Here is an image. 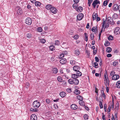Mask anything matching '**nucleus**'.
<instances>
[{
    "mask_svg": "<svg viewBox=\"0 0 120 120\" xmlns=\"http://www.w3.org/2000/svg\"><path fill=\"white\" fill-rule=\"evenodd\" d=\"M40 105V103L37 100L34 101L33 103V107L35 109L38 108L39 107Z\"/></svg>",
    "mask_w": 120,
    "mask_h": 120,
    "instance_id": "nucleus-1",
    "label": "nucleus"
},
{
    "mask_svg": "<svg viewBox=\"0 0 120 120\" xmlns=\"http://www.w3.org/2000/svg\"><path fill=\"white\" fill-rule=\"evenodd\" d=\"M106 20L107 22L110 23V24L111 25H113L114 24V22L112 18L110 17H109L107 19L106 18Z\"/></svg>",
    "mask_w": 120,
    "mask_h": 120,
    "instance_id": "nucleus-2",
    "label": "nucleus"
},
{
    "mask_svg": "<svg viewBox=\"0 0 120 120\" xmlns=\"http://www.w3.org/2000/svg\"><path fill=\"white\" fill-rule=\"evenodd\" d=\"M25 23L29 25H30L32 22V20L30 18H27L25 20Z\"/></svg>",
    "mask_w": 120,
    "mask_h": 120,
    "instance_id": "nucleus-3",
    "label": "nucleus"
},
{
    "mask_svg": "<svg viewBox=\"0 0 120 120\" xmlns=\"http://www.w3.org/2000/svg\"><path fill=\"white\" fill-rule=\"evenodd\" d=\"M98 4H100V1L98 0H94L92 4V5L93 7V8H95V7L96 5Z\"/></svg>",
    "mask_w": 120,
    "mask_h": 120,
    "instance_id": "nucleus-4",
    "label": "nucleus"
},
{
    "mask_svg": "<svg viewBox=\"0 0 120 120\" xmlns=\"http://www.w3.org/2000/svg\"><path fill=\"white\" fill-rule=\"evenodd\" d=\"M83 16L84 15L82 13L79 14L77 16V19L79 20H80L82 19Z\"/></svg>",
    "mask_w": 120,
    "mask_h": 120,
    "instance_id": "nucleus-5",
    "label": "nucleus"
},
{
    "mask_svg": "<svg viewBox=\"0 0 120 120\" xmlns=\"http://www.w3.org/2000/svg\"><path fill=\"white\" fill-rule=\"evenodd\" d=\"M115 34H118L120 33V28L118 27L116 28L114 30Z\"/></svg>",
    "mask_w": 120,
    "mask_h": 120,
    "instance_id": "nucleus-6",
    "label": "nucleus"
},
{
    "mask_svg": "<svg viewBox=\"0 0 120 120\" xmlns=\"http://www.w3.org/2000/svg\"><path fill=\"white\" fill-rule=\"evenodd\" d=\"M50 11L53 14H56L57 12V10L56 8L53 7H52L50 10Z\"/></svg>",
    "mask_w": 120,
    "mask_h": 120,
    "instance_id": "nucleus-7",
    "label": "nucleus"
},
{
    "mask_svg": "<svg viewBox=\"0 0 120 120\" xmlns=\"http://www.w3.org/2000/svg\"><path fill=\"white\" fill-rule=\"evenodd\" d=\"M119 77V76L118 75H114L112 77V79L114 80H117L118 79Z\"/></svg>",
    "mask_w": 120,
    "mask_h": 120,
    "instance_id": "nucleus-8",
    "label": "nucleus"
},
{
    "mask_svg": "<svg viewBox=\"0 0 120 120\" xmlns=\"http://www.w3.org/2000/svg\"><path fill=\"white\" fill-rule=\"evenodd\" d=\"M73 68L74 71H79L80 68L78 66H75L73 67Z\"/></svg>",
    "mask_w": 120,
    "mask_h": 120,
    "instance_id": "nucleus-9",
    "label": "nucleus"
},
{
    "mask_svg": "<svg viewBox=\"0 0 120 120\" xmlns=\"http://www.w3.org/2000/svg\"><path fill=\"white\" fill-rule=\"evenodd\" d=\"M31 120H37V116L34 114L32 115L31 116Z\"/></svg>",
    "mask_w": 120,
    "mask_h": 120,
    "instance_id": "nucleus-10",
    "label": "nucleus"
},
{
    "mask_svg": "<svg viewBox=\"0 0 120 120\" xmlns=\"http://www.w3.org/2000/svg\"><path fill=\"white\" fill-rule=\"evenodd\" d=\"M71 109L74 110L77 109L78 108L77 106L75 104H73L71 106Z\"/></svg>",
    "mask_w": 120,
    "mask_h": 120,
    "instance_id": "nucleus-11",
    "label": "nucleus"
},
{
    "mask_svg": "<svg viewBox=\"0 0 120 120\" xmlns=\"http://www.w3.org/2000/svg\"><path fill=\"white\" fill-rule=\"evenodd\" d=\"M82 10L83 8L82 7H77L76 9L77 11L79 12H81L82 11Z\"/></svg>",
    "mask_w": 120,
    "mask_h": 120,
    "instance_id": "nucleus-12",
    "label": "nucleus"
},
{
    "mask_svg": "<svg viewBox=\"0 0 120 120\" xmlns=\"http://www.w3.org/2000/svg\"><path fill=\"white\" fill-rule=\"evenodd\" d=\"M66 62V60L65 58H63L60 60V63L62 64H65Z\"/></svg>",
    "mask_w": 120,
    "mask_h": 120,
    "instance_id": "nucleus-13",
    "label": "nucleus"
},
{
    "mask_svg": "<svg viewBox=\"0 0 120 120\" xmlns=\"http://www.w3.org/2000/svg\"><path fill=\"white\" fill-rule=\"evenodd\" d=\"M73 84L75 85H77L79 83V81L78 79H73Z\"/></svg>",
    "mask_w": 120,
    "mask_h": 120,
    "instance_id": "nucleus-14",
    "label": "nucleus"
},
{
    "mask_svg": "<svg viewBox=\"0 0 120 120\" xmlns=\"http://www.w3.org/2000/svg\"><path fill=\"white\" fill-rule=\"evenodd\" d=\"M113 8L114 11H117L118 9V7L117 4H114L113 6Z\"/></svg>",
    "mask_w": 120,
    "mask_h": 120,
    "instance_id": "nucleus-15",
    "label": "nucleus"
},
{
    "mask_svg": "<svg viewBox=\"0 0 120 120\" xmlns=\"http://www.w3.org/2000/svg\"><path fill=\"white\" fill-rule=\"evenodd\" d=\"M52 7V6L51 5L49 4L46 6L45 8L47 10H50Z\"/></svg>",
    "mask_w": 120,
    "mask_h": 120,
    "instance_id": "nucleus-16",
    "label": "nucleus"
},
{
    "mask_svg": "<svg viewBox=\"0 0 120 120\" xmlns=\"http://www.w3.org/2000/svg\"><path fill=\"white\" fill-rule=\"evenodd\" d=\"M60 95L62 97H64L66 95V94L64 92H62L60 93Z\"/></svg>",
    "mask_w": 120,
    "mask_h": 120,
    "instance_id": "nucleus-17",
    "label": "nucleus"
},
{
    "mask_svg": "<svg viewBox=\"0 0 120 120\" xmlns=\"http://www.w3.org/2000/svg\"><path fill=\"white\" fill-rule=\"evenodd\" d=\"M70 63L71 64L73 65L76 64V63H77V62L73 60H71L70 61Z\"/></svg>",
    "mask_w": 120,
    "mask_h": 120,
    "instance_id": "nucleus-18",
    "label": "nucleus"
},
{
    "mask_svg": "<svg viewBox=\"0 0 120 120\" xmlns=\"http://www.w3.org/2000/svg\"><path fill=\"white\" fill-rule=\"evenodd\" d=\"M53 72L54 74L57 73L58 72V69L57 68H55L52 69Z\"/></svg>",
    "mask_w": 120,
    "mask_h": 120,
    "instance_id": "nucleus-19",
    "label": "nucleus"
},
{
    "mask_svg": "<svg viewBox=\"0 0 120 120\" xmlns=\"http://www.w3.org/2000/svg\"><path fill=\"white\" fill-rule=\"evenodd\" d=\"M79 104L81 106H84L85 105V103L82 100L79 101Z\"/></svg>",
    "mask_w": 120,
    "mask_h": 120,
    "instance_id": "nucleus-20",
    "label": "nucleus"
},
{
    "mask_svg": "<svg viewBox=\"0 0 120 120\" xmlns=\"http://www.w3.org/2000/svg\"><path fill=\"white\" fill-rule=\"evenodd\" d=\"M116 87L119 88H120V81H118L116 83Z\"/></svg>",
    "mask_w": 120,
    "mask_h": 120,
    "instance_id": "nucleus-21",
    "label": "nucleus"
},
{
    "mask_svg": "<svg viewBox=\"0 0 120 120\" xmlns=\"http://www.w3.org/2000/svg\"><path fill=\"white\" fill-rule=\"evenodd\" d=\"M76 74L77 75L78 77L79 76H81L82 75V73L79 71H76Z\"/></svg>",
    "mask_w": 120,
    "mask_h": 120,
    "instance_id": "nucleus-22",
    "label": "nucleus"
},
{
    "mask_svg": "<svg viewBox=\"0 0 120 120\" xmlns=\"http://www.w3.org/2000/svg\"><path fill=\"white\" fill-rule=\"evenodd\" d=\"M71 77L72 78L75 79L78 77L76 74H73L71 75Z\"/></svg>",
    "mask_w": 120,
    "mask_h": 120,
    "instance_id": "nucleus-23",
    "label": "nucleus"
},
{
    "mask_svg": "<svg viewBox=\"0 0 120 120\" xmlns=\"http://www.w3.org/2000/svg\"><path fill=\"white\" fill-rule=\"evenodd\" d=\"M77 98L80 101L82 100L83 98L80 95L77 96Z\"/></svg>",
    "mask_w": 120,
    "mask_h": 120,
    "instance_id": "nucleus-24",
    "label": "nucleus"
},
{
    "mask_svg": "<svg viewBox=\"0 0 120 120\" xmlns=\"http://www.w3.org/2000/svg\"><path fill=\"white\" fill-rule=\"evenodd\" d=\"M104 81L109 80L108 77V75H107V73H105L104 74Z\"/></svg>",
    "mask_w": 120,
    "mask_h": 120,
    "instance_id": "nucleus-25",
    "label": "nucleus"
},
{
    "mask_svg": "<svg viewBox=\"0 0 120 120\" xmlns=\"http://www.w3.org/2000/svg\"><path fill=\"white\" fill-rule=\"evenodd\" d=\"M84 35L85 37V40L86 41H87L88 40V36L87 33H84Z\"/></svg>",
    "mask_w": 120,
    "mask_h": 120,
    "instance_id": "nucleus-26",
    "label": "nucleus"
},
{
    "mask_svg": "<svg viewBox=\"0 0 120 120\" xmlns=\"http://www.w3.org/2000/svg\"><path fill=\"white\" fill-rule=\"evenodd\" d=\"M41 4V3L38 1L36 2L35 3V5L37 6H40Z\"/></svg>",
    "mask_w": 120,
    "mask_h": 120,
    "instance_id": "nucleus-27",
    "label": "nucleus"
},
{
    "mask_svg": "<svg viewBox=\"0 0 120 120\" xmlns=\"http://www.w3.org/2000/svg\"><path fill=\"white\" fill-rule=\"evenodd\" d=\"M112 49L110 47H107L106 49L107 52H110L112 51Z\"/></svg>",
    "mask_w": 120,
    "mask_h": 120,
    "instance_id": "nucleus-28",
    "label": "nucleus"
},
{
    "mask_svg": "<svg viewBox=\"0 0 120 120\" xmlns=\"http://www.w3.org/2000/svg\"><path fill=\"white\" fill-rule=\"evenodd\" d=\"M110 23L106 21L105 23V28H108L109 26Z\"/></svg>",
    "mask_w": 120,
    "mask_h": 120,
    "instance_id": "nucleus-29",
    "label": "nucleus"
},
{
    "mask_svg": "<svg viewBox=\"0 0 120 120\" xmlns=\"http://www.w3.org/2000/svg\"><path fill=\"white\" fill-rule=\"evenodd\" d=\"M17 13L19 15H21L22 13V11L21 8H19L17 11Z\"/></svg>",
    "mask_w": 120,
    "mask_h": 120,
    "instance_id": "nucleus-30",
    "label": "nucleus"
},
{
    "mask_svg": "<svg viewBox=\"0 0 120 120\" xmlns=\"http://www.w3.org/2000/svg\"><path fill=\"white\" fill-rule=\"evenodd\" d=\"M54 44L55 45L59 46L60 45V41L58 40H56L55 41Z\"/></svg>",
    "mask_w": 120,
    "mask_h": 120,
    "instance_id": "nucleus-31",
    "label": "nucleus"
},
{
    "mask_svg": "<svg viewBox=\"0 0 120 120\" xmlns=\"http://www.w3.org/2000/svg\"><path fill=\"white\" fill-rule=\"evenodd\" d=\"M105 83L106 86H107V85H109V80L105 81Z\"/></svg>",
    "mask_w": 120,
    "mask_h": 120,
    "instance_id": "nucleus-32",
    "label": "nucleus"
},
{
    "mask_svg": "<svg viewBox=\"0 0 120 120\" xmlns=\"http://www.w3.org/2000/svg\"><path fill=\"white\" fill-rule=\"evenodd\" d=\"M97 30V26H96L95 27H93L92 29V31L93 32H95V31Z\"/></svg>",
    "mask_w": 120,
    "mask_h": 120,
    "instance_id": "nucleus-33",
    "label": "nucleus"
},
{
    "mask_svg": "<svg viewBox=\"0 0 120 120\" xmlns=\"http://www.w3.org/2000/svg\"><path fill=\"white\" fill-rule=\"evenodd\" d=\"M88 115L87 114H85L83 116L84 119L86 120H87L88 119Z\"/></svg>",
    "mask_w": 120,
    "mask_h": 120,
    "instance_id": "nucleus-34",
    "label": "nucleus"
},
{
    "mask_svg": "<svg viewBox=\"0 0 120 120\" xmlns=\"http://www.w3.org/2000/svg\"><path fill=\"white\" fill-rule=\"evenodd\" d=\"M75 53L76 55H78L80 54V52L79 50H76L75 51Z\"/></svg>",
    "mask_w": 120,
    "mask_h": 120,
    "instance_id": "nucleus-35",
    "label": "nucleus"
},
{
    "mask_svg": "<svg viewBox=\"0 0 120 120\" xmlns=\"http://www.w3.org/2000/svg\"><path fill=\"white\" fill-rule=\"evenodd\" d=\"M30 110L31 111L33 112H38V110L35 108H31L30 109Z\"/></svg>",
    "mask_w": 120,
    "mask_h": 120,
    "instance_id": "nucleus-36",
    "label": "nucleus"
},
{
    "mask_svg": "<svg viewBox=\"0 0 120 120\" xmlns=\"http://www.w3.org/2000/svg\"><path fill=\"white\" fill-rule=\"evenodd\" d=\"M80 91L78 90H75V91L74 92L75 94L76 95H78L80 94Z\"/></svg>",
    "mask_w": 120,
    "mask_h": 120,
    "instance_id": "nucleus-37",
    "label": "nucleus"
},
{
    "mask_svg": "<svg viewBox=\"0 0 120 120\" xmlns=\"http://www.w3.org/2000/svg\"><path fill=\"white\" fill-rule=\"evenodd\" d=\"M79 36L78 35H76L74 36L73 38L74 39L76 40L78 39Z\"/></svg>",
    "mask_w": 120,
    "mask_h": 120,
    "instance_id": "nucleus-38",
    "label": "nucleus"
},
{
    "mask_svg": "<svg viewBox=\"0 0 120 120\" xmlns=\"http://www.w3.org/2000/svg\"><path fill=\"white\" fill-rule=\"evenodd\" d=\"M68 82L69 83L71 84H73V80L69 79L68 80Z\"/></svg>",
    "mask_w": 120,
    "mask_h": 120,
    "instance_id": "nucleus-39",
    "label": "nucleus"
},
{
    "mask_svg": "<svg viewBox=\"0 0 120 120\" xmlns=\"http://www.w3.org/2000/svg\"><path fill=\"white\" fill-rule=\"evenodd\" d=\"M57 80L59 82H61L62 81L63 79L61 77L59 76L57 78Z\"/></svg>",
    "mask_w": 120,
    "mask_h": 120,
    "instance_id": "nucleus-40",
    "label": "nucleus"
},
{
    "mask_svg": "<svg viewBox=\"0 0 120 120\" xmlns=\"http://www.w3.org/2000/svg\"><path fill=\"white\" fill-rule=\"evenodd\" d=\"M94 13L93 14V20H95L96 18L98 16V15L97 14H95L94 15Z\"/></svg>",
    "mask_w": 120,
    "mask_h": 120,
    "instance_id": "nucleus-41",
    "label": "nucleus"
},
{
    "mask_svg": "<svg viewBox=\"0 0 120 120\" xmlns=\"http://www.w3.org/2000/svg\"><path fill=\"white\" fill-rule=\"evenodd\" d=\"M105 20L104 19H103V22L102 24V27H104V26H105Z\"/></svg>",
    "mask_w": 120,
    "mask_h": 120,
    "instance_id": "nucleus-42",
    "label": "nucleus"
},
{
    "mask_svg": "<svg viewBox=\"0 0 120 120\" xmlns=\"http://www.w3.org/2000/svg\"><path fill=\"white\" fill-rule=\"evenodd\" d=\"M54 47L53 45H51L49 46V48L51 50L53 51V50H54Z\"/></svg>",
    "mask_w": 120,
    "mask_h": 120,
    "instance_id": "nucleus-43",
    "label": "nucleus"
},
{
    "mask_svg": "<svg viewBox=\"0 0 120 120\" xmlns=\"http://www.w3.org/2000/svg\"><path fill=\"white\" fill-rule=\"evenodd\" d=\"M93 0H88V4L89 6H90V4Z\"/></svg>",
    "mask_w": 120,
    "mask_h": 120,
    "instance_id": "nucleus-44",
    "label": "nucleus"
},
{
    "mask_svg": "<svg viewBox=\"0 0 120 120\" xmlns=\"http://www.w3.org/2000/svg\"><path fill=\"white\" fill-rule=\"evenodd\" d=\"M90 38L92 40H93L94 37V33H92L90 35Z\"/></svg>",
    "mask_w": 120,
    "mask_h": 120,
    "instance_id": "nucleus-45",
    "label": "nucleus"
},
{
    "mask_svg": "<svg viewBox=\"0 0 120 120\" xmlns=\"http://www.w3.org/2000/svg\"><path fill=\"white\" fill-rule=\"evenodd\" d=\"M109 42L108 41H106L105 42V45L106 46H107L109 45Z\"/></svg>",
    "mask_w": 120,
    "mask_h": 120,
    "instance_id": "nucleus-46",
    "label": "nucleus"
},
{
    "mask_svg": "<svg viewBox=\"0 0 120 120\" xmlns=\"http://www.w3.org/2000/svg\"><path fill=\"white\" fill-rule=\"evenodd\" d=\"M99 105L100 108L102 109L103 108V106L101 101H99Z\"/></svg>",
    "mask_w": 120,
    "mask_h": 120,
    "instance_id": "nucleus-47",
    "label": "nucleus"
},
{
    "mask_svg": "<svg viewBox=\"0 0 120 120\" xmlns=\"http://www.w3.org/2000/svg\"><path fill=\"white\" fill-rule=\"evenodd\" d=\"M93 65H94V67L96 68H98V64L96 62H95L94 63Z\"/></svg>",
    "mask_w": 120,
    "mask_h": 120,
    "instance_id": "nucleus-48",
    "label": "nucleus"
},
{
    "mask_svg": "<svg viewBox=\"0 0 120 120\" xmlns=\"http://www.w3.org/2000/svg\"><path fill=\"white\" fill-rule=\"evenodd\" d=\"M38 31L39 32H41L42 31V28L41 27H38Z\"/></svg>",
    "mask_w": 120,
    "mask_h": 120,
    "instance_id": "nucleus-49",
    "label": "nucleus"
},
{
    "mask_svg": "<svg viewBox=\"0 0 120 120\" xmlns=\"http://www.w3.org/2000/svg\"><path fill=\"white\" fill-rule=\"evenodd\" d=\"M108 39L109 40H112L113 39V37L112 36L110 35Z\"/></svg>",
    "mask_w": 120,
    "mask_h": 120,
    "instance_id": "nucleus-50",
    "label": "nucleus"
},
{
    "mask_svg": "<svg viewBox=\"0 0 120 120\" xmlns=\"http://www.w3.org/2000/svg\"><path fill=\"white\" fill-rule=\"evenodd\" d=\"M27 37L29 38H30L31 37V34L30 33L26 35Z\"/></svg>",
    "mask_w": 120,
    "mask_h": 120,
    "instance_id": "nucleus-51",
    "label": "nucleus"
},
{
    "mask_svg": "<svg viewBox=\"0 0 120 120\" xmlns=\"http://www.w3.org/2000/svg\"><path fill=\"white\" fill-rule=\"evenodd\" d=\"M40 42L42 43H44L46 42V41L45 39H42L41 40Z\"/></svg>",
    "mask_w": 120,
    "mask_h": 120,
    "instance_id": "nucleus-52",
    "label": "nucleus"
},
{
    "mask_svg": "<svg viewBox=\"0 0 120 120\" xmlns=\"http://www.w3.org/2000/svg\"><path fill=\"white\" fill-rule=\"evenodd\" d=\"M108 2L107 0H105L104 1L103 3V4L104 6H106Z\"/></svg>",
    "mask_w": 120,
    "mask_h": 120,
    "instance_id": "nucleus-53",
    "label": "nucleus"
},
{
    "mask_svg": "<svg viewBox=\"0 0 120 120\" xmlns=\"http://www.w3.org/2000/svg\"><path fill=\"white\" fill-rule=\"evenodd\" d=\"M64 54L63 53L61 54L60 55V58H62L64 56Z\"/></svg>",
    "mask_w": 120,
    "mask_h": 120,
    "instance_id": "nucleus-54",
    "label": "nucleus"
},
{
    "mask_svg": "<svg viewBox=\"0 0 120 120\" xmlns=\"http://www.w3.org/2000/svg\"><path fill=\"white\" fill-rule=\"evenodd\" d=\"M103 116H102V119L103 120H105V115H104L103 113H102Z\"/></svg>",
    "mask_w": 120,
    "mask_h": 120,
    "instance_id": "nucleus-55",
    "label": "nucleus"
},
{
    "mask_svg": "<svg viewBox=\"0 0 120 120\" xmlns=\"http://www.w3.org/2000/svg\"><path fill=\"white\" fill-rule=\"evenodd\" d=\"M46 102L48 104H49L50 103V101L49 99H46Z\"/></svg>",
    "mask_w": 120,
    "mask_h": 120,
    "instance_id": "nucleus-56",
    "label": "nucleus"
},
{
    "mask_svg": "<svg viewBox=\"0 0 120 120\" xmlns=\"http://www.w3.org/2000/svg\"><path fill=\"white\" fill-rule=\"evenodd\" d=\"M76 5H77L75 4H73V7L75 9H76V8H77V7Z\"/></svg>",
    "mask_w": 120,
    "mask_h": 120,
    "instance_id": "nucleus-57",
    "label": "nucleus"
},
{
    "mask_svg": "<svg viewBox=\"0 0 120 120\" xmlns=\"http://www.w3.org/2000/svg\"><path fill=\"white\" fill-rule=\"evenodd\" d=\"M95 60L96 62H98L99 61V59H98L97 57L96 56L95 57Z\"/></svg>",
    "mask_w": 120,
    "mask_h": 120,
    "instance_id": "nucleus-58",
    "label": "nucleus"
},
{
    "mask_svg": "<svg viewBox=\"0 0 120 120\" xmlns=\"http://www.w3.org/2000/svg\"><path fill=\"white\" fill-rule=\"evenodd\" d=\"M66 90L68 93H70L71 92V90L70 88H68Z\"/></svg>",
    "mask_w": 120,
    "mask_h": 120,
    "instance_id": "nucleus-59",
    "label": "nucleus"
},
{
    "mask_svg": "<svg viewBox=\"0 0 120 120\" xmlns=\"http://www.w3.org/2000/svg\"><path fill=\"white\" fill-rule=\"evenodd\" d=\"M111 109V107H110V106H109V107L108 108V112H110V111Z\"/></svg>",
    "mask_w": 120,
    "mask_h": 120,
    "instance_id": "nucleus-60",
    "label": "nucleus"
},
{
    "mask_svg": "<svg viewBox=\"0 0 120 120\" xmlns=\"http://www.w3.org/2000/svg\"><path fill=\"white\" fill-rule=\"evenodd\" d=\"M76 3H77L79 2V0H73Z\"/></svg>",
    "mask_w": 120,
    "mask_h": 120,
    "instance_id": "nucleus-61",
    "label": "nucleus"
},
{
    "mask_svg": "<svg viewBox=\"0 0 120 120\" xmlns=\"http://www.w3.org/2000/svg\"><path fill=\"white\" fill-rule=\"evenodd\" d=\"M112 56V55L110 54H107V56L108 57H111Z\"/></svg>",
    "mask_w": 120,
    "mask_h": 120,
    "instance_id": "nucleus-62",
    "label": "nucleus"
},
{
    "mask_svg": "<svg viewBox=\"0 0 120 120\" xmlns=\"http://www.w3.org/2000/svg\"><path fill=\"white\" fill-rule=\"evenodd\" d=\"M100 18L99 17H98L96 19V21L97 22H98V21H100Z\"/></svg>",
    "mask_w": 120,
    "mask_h": 120,
    "instance_id": "nucleus-63",
    "label": "nucleus"
},
{
    "mask_svg": "<svg viewBox=\"0 0 120 120\" xmlns=\"http://www.w3.org/2000/svg\"><path fill=\"white\" fill-rule=\"evenodd\" d=\"M84 107L86 110H89V108L88 107H87L85 105Z\"/></svg>",
    "mask_w": 120,
    "mask_h": 120,
    "instance_id": "nucleus-64",
    "label": "nucleus"
}]
</instances>
